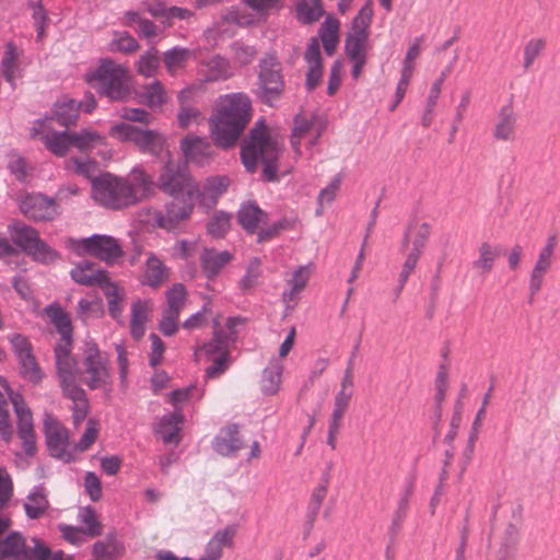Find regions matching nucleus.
Returning a JSON list of instances; mask_svg holds the SVG:
<instances>
[{"label":"nucleus","instance_id":"obj_34","mask_svg":"<svg viewBox=\"0 0 560 560\" xmlns=\"http://www.w3.org/2000/svg\"><path fill=\"white\" fill-rule=\"evenodd\" d=\"M235 530L232 527L218 530L207 544L199 560H219L222 557L223 549L232 545Z\"/></svg>","mask_w":560,"mask_h":560},{"label":"nucleus","instance_id":"obj_37","mask_svg":"<svg viewBox=\"0 0 560 560\" xmlns=\"http://www.w3.org/2000/svg\"><path fill=\"white\" fill-rule=\"evenodd\" d=\"M72 147L81 152L91 151L97 147L105 144V136L98 131L85 128L80 131H70Z\"/></svg>","mask_w":560,"mask_h":560},{"label":"nucleus","instance_id":"obj_44","mask_svg":"<svg viewBox=\"0 0 560 560\" xmlns=\"http://www.w3.org/2000/svg\"><path fill=\"white\" fill-rule=\"evenodd\" d=\"M183 417L178 412L164 416L156 425V433L165 443H178L179 424Z\"/></svg>","mask_w":560,"mask_h":560},{"label":"nucleus","instance_id":"obj_62","mask_svg":"<svg viewBox=\"0 0 560 560\" xmlns=\"http://www.w3.org/2000/svg\"><path fill=\"white\" fill-rule=\"evenodd\" d=\"M100 433V424L95 419H89L86 428L81 439L75 445V450L84 452L89 450L96 441Z\"/></svg>","mask_w":560,"mask_h":560},{"label":"nucleus","instance_id":"obj_11","mask_svg":"<svg viewBox=\"0 0 560 560\" xmlns=\"http://www.w3.org/2000/svg\"><path fill=\"white\" fill-rule=\"evenodd\" d=\"M173 199L166 206L163 213L160 210L148 211V223L166 231L175 230L183 221L187 220L192 213L195 200L200 196H171Z\"/></svg>","mask_w":560,"mask_h":560},{"label":"nucleus","instance_id":"obj_1","mask_svg":"<svg viewBox=\"0 0 560 560\" xmlns=\"http://www.w3.org/2000/svg\"><path fill=\"white\" fill-rule=\"evenodd\" d=\"M252 117V102L244 93L220 96L210 118V131L217 145H234Z\"/></svg>","mask_w":560,"mask_h":560},{"label":"nucleus","instance_id":"obj_36","mask_svg":"<svg viewBox=\"0 0 560 560\" xmlns=\"http://www.w3.org/2000/svg\"><path fill=\"white\" fill-rule=\"evenodd\" d=\"M294 14L301 24H314L324 15L323 2L322 0H296Z\"/></svg>","mask_w":560,"mask_h":560},{"label":"nucleus","instance_id":"obj_30","mask_svg":"<svg viewBox=\"0 0 560 560\" xmlns=\"http://www.w3.org/2000/svg\"><path fill=\"white\" fill-rule=\"evenodd\" d=\"M168 278V269L154 254H149L141 276V282L152 288H159Z\"/></svg>","mask_w":560,"mask_h":560},{"label":"nucleus","instance_id":"obj_7","mask_svg":"<svg viewBox=\"0 0 560 560\" xmlns=\"http://www.w3.org/2000/svg\"><path fill=\"white\" fill-rule=\"evenodd\" d=\"M79 376L92 390L110 384L109 358L94 342H86L82 349Z\"/></svg>","mask_w":560,"mask_h":560},{"label":"nucleus","instance_id":"obj_55","mask_svg":"<svg viewBox=\"0 0 560 560\" xmlns=\"http://www.w3.org/2000/svg\"><path fill=\"white\" fill-rule=\"evenodd\" d=\"M205 117L202 113L195 106L191 105H179L177 113V124L182 129H187L192 126L199 125L203 121Z\"/></svg>","mask_w":560,"mask_h":560},{"label":"nucleus","instance_id":"obj_4","mask_svg":"<svg viewBox=\"0 0 560 560\" xmlns=\"http://www.w3.org/2000/svg\"><path fill=\"white\" fill-rule=\"evenodd\" d=\"M88 83L112 101H125L131 95L132 79L128 68L109 58L86 74Z\"/></svg>","mask_w":560,"mask_h":560},{"label":"nucleus","instance_id":"obj_38","mask_svg":"<svg viewBox=\"0 0 560 560\" xmlns=\"http://www.w3.org/2000/svg\"><path fill=\"white\" fill-rule=\"evenodd\" d=\"M340 22L327 15L319 27L318 35L327 55H332L339 44Z\"/></svg>","mask_w":560,"mask_h":560},{"label":"nucleus","instance_id":"obj_3","mask_svg":"<svg viewBox=\"0 0 560 560\" xmlns=\"http://www.w3.org/2000/svg\"><path fill=\"white\" fill-rule=\"evenodd\" d=\"M281 152V144L277 136L272 135L269 128L262 122H256L248 139L242 147V161L245 168L254 173L260 161L264 165L262 176L266 180H278V159Z\"/></svg>","mask_w":560,"mask_h":560},{"label":"nucleus","instance_id":"obj_54","mask_svg":"<svg viewBox=\"0 0 560 560\" xmlns=\"http://www.w3.org/2000/svg\"><path fill=\"white\" fill-rule=\"evenodd\" d=\"M229 186L230 179L226 176L210 177L205 182L200 196L209 197L214 202L219 196L226 191Z\"/></svg>","mask_w":560,"mask_h":560},{"label":"nucleus","instance_id":"obj_25","mask_svg":"<svg viewBox=\"0 0 560 560\" xmlns=\"http://www.w3.org/2000/svg\"><path fill=\"white\" fill-rule=\"evenodd\" d=\"M431 235V225L423 221H415L410 223L402 238V247L405 249L421 254Z\"/></svg>","mask_w":560,"mask_h":560},{"label":"nucleus","instance_id":"obj_57","mask_svg":"<svg viewBox=\"0 0 560 560\" xmlns=\"http://www.w3.org/2000/svg\"><path fill=\"white\" fill-rule=\"evenodd\" d=\"M21 364V373L33 383H38L43 378V373L33 352L19 358Z\"/></svg>","mask_w":560,"mask_h":560},{"label":"nucleus","instance_id":"obj_10","mask_svg":"<svg viewBox=\"0 0 560 560\" xmlns=\"http://www.w3.org/2000/svg\"><path fill=\"white\" fill-rule=\"evenodd\" d=\"M11 237L18 246L38 262L52 264L59 258V254L39 238L35 229L22 222L12 224Z\"/></svg>","mask_w":560,"mask_h":560},{"label":"nucleus","instance_id":"obj_51","mask_svg":"<svg viewBox=\"0 0 560 560\" xmlns=\"http://www.w3.org/2000/svg\"><path fill=\"white\" fill-rule=\"evenodd\" d=\"M139 49V44L128 32H115L109 43V50L132 54Z\"/></svg>","mask_w":560,"mask_h":560},{"label":"nucleus","instance_id":"obj_2","mask_svg":"<svg viewBox=\"0 0 560 560\" xmlns=\"http://www.w3.org/2000/svg\"><path fill=\"white\" fill-rule=\"evenodd\" d=\"M242 323L240 317H223L213 319V337L210 341L195 348V360L206 361L210 365L205 371L208 380H214L224 374L231 364V346L236 335V326Z\"/></svg>","mask_w":560,"mask_h":560},{"label":"nucleus","instance_id":"obj_46","mask_svg":"<svg viewBox=\"0 0 560 560\" xmlns=\"http://www.w3.org/2000/svg\"><path fill=\"white\" fill-rule=\"evenodd\" d=\"M63 394L73 401V421L79 424L88 415L89 404L84 390L80 386H70Z\"/></svg>","mask_w":560,"mask_h":560},{"label":"nucleus","instance_id":"obj_48","mask_svg":"<svg viewBox=\"0 0 560 560\" xmlns=\"http://www.w3.org/2000/svg\"><path fill=\"white\" fill-rule=\"evenodd\" d=\"M312 273V268L310 266L299 267L292 275V278L289 280L288 284L290 285V291L284 293V299L288 301H294L298 294L303 291L306 287L310 277Z\"/></svg>","mask_w":560,"mask_h":560},{"label":"nucleus","instance_id":"obj_31","mask_svg":"<svg viewBox=\"0 0 560 560\" xmlns=\"http://www.w3.org/2000/svg\"><path fill=\"white\" fill-rule=\"evenodd\" d=\"M232 259L233 255L230 252L213 248H206L200 257L202 270L208 278L215 277Z\"/></svg>","mask_w":560,"mask_h":560},{"label":"nucleus","instance_id":"obj_43","mask_svg":"<svg viewBox=\"0 0 560 560\" xmlns=\"http://www.w3.org/2000/svg\"><path fill=\"white\" fill-rule=\"evenodd\" d=\"M107 299L108 312L115 319L121 317L124 312L125 291L110 279L101 288Z\"/></svg>","mask_w":560,"mask_h":560},{"label":"nucleus","instance_id":"obj_9","mask_svg":"<svg viewBox=\"0 0 560 560\" xmlns=\"http://www.w3.org/2000/svg\"><path fill=\"white\" fill-rule=\"evenodd\" d=\"M92 198L98 205L114 210L132 206L124 177L105 173L92 180Z\"/></svg>","mask_w":560,"mask_h":560},{"label":"nucleus","instance_id":"obj_41","mask_svg":"<svg viewBox=\"0 0 560 560\" xmlns=\"http://www.w3.org/2000/svg\"><path fill=\"white\" fill-rule=\"evenodd\" d=\"M48 508L47 490L44 487L35 488L24 503L25 513L30 518H39Z\"/></svg>","mask_w":560,"mask_h":560},{"label":"nucleus","instance_id":"obj_64","mask_svg":"<svg viewBox=\"0 0 560 560\" xmlns=\"http://www.w3.org/2000/svg\"><path fill=\"white\" fill-rule=\"evenodd\" d=\"M93 553L97 560H108L118 553V545L114 539L96 541L93 546Z\"/></svg>","mask_w":560,"mask_h":560},{"label":"nucleus","instance_id":"obj_33","mask_svg":"<svg viewBox=\"0 0 560 560\" xmlns=\"http://www.w3.org/2000/svg\"><path fill=\"white\" fill-rule=\"evenodd\" d=\"M237 219L242 228L253 234L267 222V213L257 205L248 202L241 207Z\"/></svg>","mask_w":560,"mask_h":560},{"label":"nucleus","instance_id":"obj_21","mask_svg":"<svg viewBox=\"0 0 560 560\" xmlns=\"http://www.w3.org/2000/svg\"><path fill=\"white\" fill-rule=\"evenodd\" d=\"M11 402L18 417L19 436L23 441L25 452L33 455L36 450V436L32 412L22 396H12Z\"/></svg>","mask_w":560,"mask_h":560},{"label":"nucleus","instance_id":"obj_35","mask_svg":"<svg viewBox=\"0 0 560 560\" xmlns=\"http://www.w3.org/2000/svg\"><path fill=\"white\" fill-rule=\"evenodd\" d=\"M139 103L155 109L161 108L168 101V93L160 81L144 85L138 94Z\"/></svg>","mask_w":560,"mask_h":560},{"label":"nucleus","instance_id":"obj_27","mask_svg":"<svg viewBox=\"0 0 560 560\" xmlns=\"http://www.w3.org/2000/svg\"><path fill=\"white\" fill-rule=\"evenodd\" d=\"M152 312V304L147 300H137L132 302L130 308V332L139 340L144 336L145 325Z\"/></svg>","mask_w":560,"mask_h":560},{"label":"nucleus","instance_id":"obj_59","mask_svg":"<svg viewBox=\"0 0 560 560\" xmlns=\"http://www.w3.org/2000/svg\"><path fill=\"white\" fill-rule=\"evenodd\" d=\"M167 308L165 311L173 314H180L186 300V289L183 284H174L167 292Z\"/></svg>","mask_w":560,"mask_h":560},{"label":"nucleus","instance_id":"obj_20","mask_svg":"<svg viewBox=\"0 0 560 560\" xmlns=\"http://www.w3.org/2000/svg\"><path fill=\"white\" fill-rule=\"evenodd\" d=\"M372 19L373 3L368 0L352 21L350 32L346 38V46L371 48L369 38Z\"/></svg>","mask_w":560,"mask_h":560},{"label":"nucleus","instance_id":"obj_19","mask_svg":"<svg viewBox=\"0 0 560 560\" xmlns=\"http://www.w3.org/2000/svg\"><path fill=\"white\" fill-rule=\"evenodd\" d=\"M557 243V236L550 235L547 238L545 246L539 250L538 257L529 275L528 289L533 296L542 288L544 278L552 265Z\"/></svg>","mask_w":560,"mask_h":560},{"label":"nucleus","instance_id":"obj_5","mask_svg":"<svg viewBox=\"0 0 560 560\" xmlns=\"http://www.w3.org/2000/svg\"><path fill=\"white\" fill-rule=\"evenodd\" d=\"M11 527V521L0 516V560H48L50 549L39 539L33 538V546H27L24 537L18 532L5 533Z\"/></svg>","mask_w":560,"mask_h":560},{"label":"nucleus","instance_id":"obj_53","mask_svg":"<svg viewBox=\"0 0 560 560\" xmlns=\"http://www.w3.org/2000/svg\"><path fill=\"white\" fill-rule=\"evenodd\" d=\"M345 48L348 58L353 63L351 74L354 80H358L362 74L364 66L366 65L370 48L354 46H345Z\"/></svg>","mask_w":560,"mask_h":560},{"label":"nucleus","instance_id":"obj_32","mask_svg":"<svg viewBox=\"0 0 560 560\" xmlns=\"http://www.w3.org/2000/svg\"><path fill=\"white\" fill-rule=\"evenodd\" d=\"M517 116L510 107H504L499 114L493 129V137L499 141L513 142L516 139Z\"/></svg>","mask_w":560,"mask_h":560},{"label":"nucleus","instance_id":"obj_8","mask_svg":"<svg viewBox=\"0 0 560 560\" xmlns=\"http://www.w3.org/2000/svg\"><path fill=\"white\" fill-rule=\"evenodd\" d=\"M66 246L78 256H93L107 265L117 262L124 255L119 241L109 235L94 234L90 237L66 240Z\"/></svg>","mask_w":560,"mask_h":560},{"label":"nucleus","instance_id":"obj_6","mask_svg":"<svg viewBox=\"0 0 560 560\" xmlns=\"http://www.w3.org/2000/svg\"><path fill=\"white\" fill-rule=\"evenodd\" d=\"M109 136L121 142L133 143L142 153L153 156H161L163 153L170 155L167 137L155 129L118 122L110 127Z\"/></svg>","mask_w":560,"mask_h":560},{"label":"nucleus","instance_id":"obj_39","mask_svg":"<svg viewBox=\"0 0 560 560\" xmlns=\"http://www.w3.org/2000/svg\"><path fill=\"white\" fill-rule=\"evenodd\" d=\"M79 117V105L74 100L63 97L54 107L51 119L60 126L69 127L74 125Z\"/></svg>","mask_w":560,"mask_h":560},{"label":"nucleus","instance_id":"obj_14","mask_svg":"<svg viewBox=\"0 0 560 560\" xmlns=\"http://www.w3.org/2000/svg\"><path fill=\"white\" fill-rule=\"evenodd\" d=\"M22 213L35 221H48L59 214V206L55 199L43 194H23L19 199Z\"/></svg>","mask_w":560,"mask_h":560},{"label":"nucleus","instance_id":"obj_23","mask_svg":"<svg viewBox=\"0 0 560 560\" xmlns=\"http://www.w3.org/2000/svg\"><path fill=\"white\" fill-rule=\"evenodd\" d=\"M127 189L130 191V201L133 205L144 200L154 191V182L142 166H135L127 177Z\"/></svg>","mask_w":560,"mask_h":560},{"label":"nucleus","instance_id":"obj_12","mask_svg":"<svg viewBox=\"0 0 560 560\" xmlns=\"http://www.w3.org/2000/svg\"><path fill=\"white\" fill-rule=\"evenodd\" d=\"M284 89L280 62L271 56L264 58L259 65V98L268 105L280 98Z\"/></svg>","mask_w":560,"mask_h":560},{"label":"nucleus","instance_id":"obj_26","mask_svg":"<svg viewBox=\"0 0 560 560\" xmlns=\"http://www.w3.org/2000/svg\"><path fill=\"white\" fill-rule=\"evenodd\" d=\"M304 59L307 63L306 85L310 90H313L319 84L323 77V62L317 38H312L308 43Z\"/></svg>","mask_w":560,"mask_h":560},{"label":"nucleus","instance_id":"obj_22","mask_svg":"<svg viewBox=\"0 0 560 560\" xmlns=\"http://www.w3.org/2000/svg\"><path fill=\"white\" fill-rule=\"evenodd\" d=\"M47 121H38L32 130V137H39L47 150L57 156H65L72 147L70 131H49Z\"/></svg>","mask_w":560,"mask_h":560},{"label":"nucleus","instance_id":"obj_50","mask_svg":"<svg viewBox=\"0 0 560 560\" xmlns=\"http://www.w3.org/2000/svg\"><path fill=\"white\" fill-rule=\"evenodd\" d=\"M160 67V58L156 49L144 52L136 63V70L140 75L151 78L155 75Z\"/></svg>","mask_w":560,"mask_h":560},{"label":"nucleus","instance_id":"obj_60","mask_svg":"<svg viewBox=\"0 0 560 560\" xmlns=\"http://www.w3.org/2000/svg\"><path fill=\"white\" fill-rule=\"evenodd\" d=\"M231 228V215L225 212L214 213L209 223L208 232L213 237H223Z\"/></svg>","mask_w":560,"mask_h":560},{"label":"nucleus","instance_id":"obj_13","mask_svg":"<svg viewBox=\"0 0 560 560\" xmlns=\"http://www.w3.org/2000/svg\"><path fill=\"white\" fill-rule=\"evenodd\" d=\"M159 188L168 196H200V190L194 179L168 160L159 176Z\"/></svg>","mask_w":560,"mask_h":560},{"label":"nucleus","instance_id":"obj_29","mask_svg":"<svg viewBox=\"0 0 560 560\" xmlns=\"http://www.w3.org/2000/svg\"><path fill=\"white\" fill-rule=\"evenodd\" d=\"M501 255L499 245L482 242L477 248V257L472 261V268L481 276L489 275Z\"/></svg>","mask_w":560,"mask_h":560},{"label":"nucleus","instance_id":"obj_24","mask_svg":"<svg viewBox=\"0 0 560 560\" xmlns=\"http://www.w3.org/2000/svg\"><path fill=\"white\" fill-rule=\"evenodd\" d=\"M71 279L81 285L100 287L109 280L108 275L97 264L92 261L78 262L70 271Z\"/></svg>","mask_w":560,"mask_h":560},{"label":"nucleus","instance_id":"obj_58","mask_svg":"<svg viewBox=\"0 0 560 560\" xmlns=\"http://www.w3.org/2000/svg\"><path fill=\"white\" fill-rule=\"evenodd\" d=\"M79 520L85 526V534L92 537L101 535L102 524L94 509L90 506L81 509L79 512Z\"/></svg>","mask_w":560,"mask_h":560},{"label":"nucleus","instance_id":"obj_15","mask_svg":"<svg viewBox=\"0 0 560 560\" xmlns=\"http://www.w3.org/2000/svg\"><path fill=\"white\" fill-rule=\"evenodd\" d=\"M44 432L46 443L51 456L69 462L71 458L69 448V432L61 422L51 415H45Z\"/></svg>","mask_w":560,"mask_h":560},{"label":"nucleus","instance_id":"obj_49","mask_svg":"<svg viewBox=\"0 0 560 560\" xmlns=\"http://www.w3.org/2000/svg\"><path fill=\"white\" fill-rule=\"evenodd\" d=\"M457 58H458L457 55L454 56L453 60L444 68V70L439 75V78H436L435 81L432 83L430 92H429V96L427 100V105H425V106H428L429 114H433L434 107L438 103L440 93L442 91V85H443L445 79L447 78V75L453 71V68L457 61Z\"/></svg>","mask_w":560,"mask_h":560},{"label":"nucleus","instance_id":"obj_45","mask_svg":"<svg viewBox=\"0 0 560 560\" xmlns=\"http://www.w3.org/2000/svg\"><path fill=\"white\" fill-rule=\"evenodd\" d=\"M46 314L61 335V341H72V325L69 316L59 306H48Z\"/></svg>","mask_w":560,"mask_h":560},{"label":"nucleus","instance_id":"obj_42","mask_svg":"<svg viewBox=\"0 0 560 560\" xmlns=\"http://www.w3.org/2000/svg\"><path fill=\"white\" fill-rule=\"evenodd\" d=\"M282 372L283 364L278 361L270 362L262 371L260 388L265 395H276L279 392Z\"/></svg>","mask_w":560,"mask_h":560},{"label":"nucleus","instance_id":"obj_63","mask_svg":"<svg viewBox=\"0 0 560 560\" xmlns=\"http://www.w3.org/2000/svg\"><path fill=\"white\" fill-rule=\"evenodd\" d=\"M546 42L542 38H533L530 39L524 48V68L529 69L535 59L540 55V52L545 49Z\"/></svg>","mask_w":560,"mask_h":560},{"label":"nucleus","instance_id":"obj_40","mask_svg":"<svg viewBox=\"0 0 560 560\" xmlns=\"http://www.w3.org/2000/svg\"><path fill=\"white\" fill-rule=\"evenodd\" d=\"M21 51L12 43H8L1 60V69L7 82L14 84V80L21 75L19 59Z\"/></svg>","mask_w":560,"mask_h":560},{"label":"nucleus","instance_id":"obj_61","mask_svg":"<svg viewBox=\"0 0 560 560\" xmlns=\"http://www.w3.org/2000/svg\"><path fill=\"white\" fill-rule=\"evenodd\" d=\"M244 2L260 16L267 18L271 12H279L283 9L282 0H244Z\"/></svg>","mask_w":560,"mask_h":560},{"label":"nucleus","instance_id":"obj_18","mask_svg":"<svg viewBox=\"0 0 560 560\" xmlns=\"http://www.w3.org/2000/svg\"><path fill=\"white\" fill-rule=\"evenodd\" d=\"M179 149L187 164L205 166L209 164L214 156L211 143L207 139L196 135L185 136L179 142Z\"/></svg>","mask_w":560,"mask_h":560},{"label":"nucleus","instance_id":"obj_56","mask_svg":"<svg viewBox=\"0 0 560 560\" xmlns=\"http://www.w3.org/2000/svg\"><path fill=\"white\" fill-rule=\"evenodd\" d=\"M66 168L78 175L92 178L97 172V164L89 158H71L66 161Z\"/></svg>","mask_w":560,"mask_h":560},{"label":"nucleus","instance_id":"obj_28","mask_svg":"<svg viewBox=\"0 0 560 560\" xmlns=\"http://www.w3.org/2000/svg\"><path fill=\"white\" fill-rule=\"evenodd\" d=\"M213 447L223 456H231L237 453L243 447L237 427L235 424H229L223 428L217 435Z\"/></svg>","mask_w":560,"mask_h":560},{"label":"nucleus","instance_id":"obj_47","mask_svg":"<svg viewBox=\"0 0 560 560\" xmlns=\"http://www.w3.org/2000/svg\"><path fill=\"white\" fill-rule=\"evenodd\" d=\"M190 55V50L178 47L164 52L163 61L167 72L171 75H176L180 70H183L186 67V63Z\"/></svg>","mask_w":560,"mask_h":560},{"label":"nucleus","instance_id":"obj_52","mask_svg":"<svg viewBox=\"0 0 560 560\" xmlns=\"http://www.w3.org/2000/svg\"><path fill=\"white\" fill-rule=\"evenodd\" d=\"M206 67L208 69L206 81L225 80L231 75L229 62L222 57L215 56L211 58L206 63Z\"/></svg>","mask_w":560,"mask_h":560},{"label":"nucleus","instance_id":"obj_17","mask_svg":"<svg viewBox=\"0 0 560 560\" xmlns=\"http://www.w3.org/2000/svg\"><path fill=\"white\" fill-rule=\"evenodd\" d=\"M71 351L72 341H60L55 348L56 369L62 390L70 386H79L77 381L80 368Z\"/></svg>","mask_w":560,"mask_h":560},{"label":"nucleus","instance_id":"obj_16","mask_svg":"<svg viewBox=\"0 0 560 560\" xmlns=\"http://www.w3.org/2000/svg\"><path fill=\"white\" fill-rule=\"evenodd\" d=\"M326 128L325 121L313 114L296 116L292 133V145L296 152L302 142L314 145Z\"/></svg>","mask_w":560,"mask_h":560}]
</instances>
